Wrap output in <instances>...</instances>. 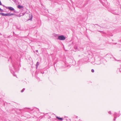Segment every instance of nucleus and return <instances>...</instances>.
<instances>
[{
    "instance_id": "nucleus-1",
    "label": "nucleus",
    "mask_w": 121,
    "mask_h": 121,
    "mask_svg": "<svg viewBox=\"0 0 121 121\" xmlns=\"http://www.w3.org/2000/svg\"><path fill=\"white\" fill-rule=\"evenodd\" d=\"M65 39V37L64 35H61L58 36L57 39L60 40H64Z\"/></svg>"
},
{
    "instance_id": "nucleus-2",
    "label": "nucleus",
    "mask_w": 121,
    "mask_h": 121,
    "mask_svg": "<svg viewBox=\"0 0 121 121\" xmlns=\"http://www.w3.org/2000/svg\"><path fill=\"white\" fill-rule=\"evenodd\" d=\"M41 4V5L42 6H43L42 8L43 9L45 10V11H44L46 13H48V11L47 9H46L44 6L43 5V4L41 2L40 3Z\"/></svg>"
},
{
    "instance_id": "nucleus-3",
    "label": "nucleus",
    "mask_w": 121,
    "mask_h": 121,
    "mask_svg": "<svg viewBox=\"0 0 121 121\" xmlns=\"http://www.w3.org/2000/svg\"><path fill=\"white\" fill-rule=\"evenodd\" d=\"M121 115V114H118L116 112H115L113 115L114 117H119Z\"/></svg>"
},
{
    "instance_id": "nucleus-4",
    "label": "nucleus",
    "mask_w": 121,
    "mask_h": 121,
    "mask_svg": "<svg viewBox=\"0 0 121 121\" xmlns=\"http://www.w3.org/2000/svg\"><path fill=\"white\" fill-rule=\"evenodd\" d=\"M111 13L115 15H117V13L116 10H112L111 11Z\"/></svg>"
},
{
    "instance_id": "nucleus-5",
    "label": "nucleus",
    "mask_w": 121,
    "mask_h": 121,
    "mask_svg": "<svg viewBox=\"0 0 121 121\" xmlns=\"http://www.w3.org/2000/svg\"><path fill=\"white\" fill-rule=\"evenodd\" d=\"M56 118L59 121H62L63 119V118L60 117H58L57 116H56Z\"/></svg>"
},
{
    "instance_id": "nucleus-6",
    "label": "nucleus",
    "mask_w": 121,
    "mask_h": 121,
    "mask_svg": "<svg viewBox=\"0 0 121 121\" xmlns=\"http://www.w3.org/2000/svg\"><path fill=\"white\" fill-rule=\"evenodd\" d=\"M7 9L11 11H13L14 10V9L12 7H7Z\"/></svg>"
},
{
    "instance_id": "nucleus-7",
    "label": "nucleus",
    "mask_w": 121,
    "mask_h": 121,
    "mask_svg": "<svg viewBox=\"0 0 121 121\" xmlns=\"http://www.w3.org/2000/svg\"><path fill=\"white\" fill-rule=\"evenodd\" d=\"M1 15L3 16H9V13L4 14L3 13H1Z\"/></svg>"
},
{
    "instance_id": "nucleus-8",
    "label": "nucleus",
    "mask_w": 121,
    "mask_h": 121,
    "mask_svg": "<svg viewBox=\"0 0 121 121\" xmlns=\"http://www.w3.org/2000/svg\"><path fill=\"white\" fill-rule=\"evenodd\" d=\"M38 26L39 25V26L41 25V21L40 20H38Z\"/></svg>"
},
{
    "instance_id": "nucleus-9",
    "label": "nucleus",
    "mask_w": 121,
    "mask_h": 121,
    "mask_svg": "<svg viewBox=\"0 0 121 121\" xmlns=\"http://www.w3.org/2000/svg\"><path fill=\"white\" fill-rule=\"evenodd\" d=\"M17 8L19 9H20L21 8H23V7L22 6H21L19 5L17 6Z\"/></svg>"
},
{
    "instance_id": "nucleus-10",
    "label": "nucleus",
    "mask_w": 121,
    "mask_h": 121,
    "mask_svg": "<svg viewBox=\"0 0 121 121\" xmlns=\"http://www.w3.org/2000/svg\"><path fill=\"white\" fill-rule=\"evenodd\" d=\"M14 15V14L13 13H9V16H12Z\"/></svg>"
},
{
    "instance_id": "nucleus-11",
    "label": "nucleus",
    "mask_w": 121,
    "mask_h": 121,
    "mask_svg": "<svg viewBox=\"0 0 121 121\" xmlns=\"http://www.w3.org/2000/svg\"><path fill=\"white\" fill-rule=\"evenodd\" d=\"M98 31L99 32H100L101 33H104V32H103V31H100V30H98Z\"/></svg>"
},
{
    "instance_id": "nucleus-12",
    "label": "nucleus",
    "mask_w": 121,
    "mask_h": 121,
    "mask_svg": "<svg viewBox=\"0 0 121 121\" xmlns=\"http://www.w3.org/2000/svg\"><path fill=\"white\" fill-rule=\"evenodd\" d=\"M91 72L92 73H94V69H92L91 70Z\"/></svg>"
},
{
    "instance_id": "nucleus-13",
    "label": "nucleus",
    "mask_w": 121,
    "mask_h": 121,
    "mask_svg": "<svg viewBox=\"0 0 121 121\" xmlns=\"http://www.w3.org/2000/svg\"><path fill=\"white\" fill-rule=\"evenodd\" d=\"M114 118L113 119L114 121H115L116 120V119L117 118V117H114Z\"/></svg>"
},
{
    "instance_id": "nucleus-14",
    "label": "nucleus",
    "mask_w": 121,
    "mask_h": 121,
    "mask_svg": "<svg viewBox=\"0 0 121 121\" xmlns=\"http://www.w3.org/2000/svg\"><path fill=\"white\" fill-rule=\"evenodd\" d=\"M74 48L75 49H76L78 48V47L77 46L74 47Z\"/></svg>"
},
{
    "instance_id": "nucleus-15",
    "label": "nucleus",
    "mask_w": 121,
    "mask_h": 121,
    "mask_svg": "<svg viewBox=\"0 0 121 121\" xmlns=\"http://www.w3.org/2000/svg\"><path fill=\"white\" fill-rule=\"evenodd\" d=\"M94 25H97V26H99V27H100V26L98 24H94Z\"/></svg>"
},
{
    "instance_id": "nucleus-16",
    "label": "nucleus",
    "mask_w": 121,
    "mask_h": 121,
    "mask_svg": "<svg viewBox=\"0 0 121 121\" xmlns=\"http://www.w3.org/2000/svg\"><path fill=\"white\" fill-rule=\"evenodd\" d=\"M108 113L109 114H111V111H109L108 112Z\"/></svg>"
},
{
    "instance_id": "nucleus-17",
    "label": "nucleus",
    "mask_w": 121,
    "mask_h": 121,
    "mask_svg": "<svg viewBox=\"0 0 121 121\" xmlns=\"http://www.w3.org/2000/svg\"><path fill=\"white\" fill-rule=\"evenodd\" d=\"M39 72H40L41 73H44V72H42L41 71H40L39 72Z\"/></svg>"
},
{
    "instance_id": "nucleus-18",
    "label": "nucleus",
    "mask_w": 121,
    "mask_h": 121,
    "mask_svg": "<svg viewBox=\"0 0 121 121\" xmlns=\"http://www.w3.org/2000/svg\"><path fill=\"white\" fill-rule=\"evenodd\" d=\"M30 18H31V19L32 18V15H30Z\"/></svg>"
},
{
    "instance_id": "nucleus-19",
    "label": "nucleus",
    "mask_w": 121,
    "mask_h": 121,
    "mask_svg": "<svg viewBox=\"0 0 121 121\" xmlns=\"http://www.w3.org/2000/svg\"><path fill=\"white\" fill-rule=\"evenodd\" d=\"M0 11L1 12H2V10L0 8Z\"/></svg>"
},
{
    "instance_id": "nucleus-20",
    "label": "nucleus",
    "mask_w": 121,
    "mask_h": 121,
    "mask_svg": "<svg viewBox=\"0 0 121 121\" xmlns=\"http://www.w3.org/2000/svg\"><path fill=\"white\" fill-rule=\"evenodd\" d=\"M117 44V43H114L113 44Z\"/></svg>"
},
{
    "instance_id": "nucleus-21",
    "label": "nucleus",
    "mask_w": 121,
    "mask_h": 121,
    "mask_svg": "<svg viewBox=\"0 0 121 121\" xmlns=\"http://www.w3.org/2000/svg\"><path fill=\"white\" fill-rule=\"evenodd\" d=\"M39 65V62H38V65Z\"/></svg>"
},
{
    "instance_id": "nucleus-22",
    "label": "nucleus",
    "mask_w": 121,
    "mask_h": 121,
    "mask_svg": "<svg viewBox=\"0 0 121 121\" xmlns=\"http://www.w3.org/2000/svg\"><path fill=\"white\" fill-rule=\"evenodd\" d=\"M120 71H121V70H120Z\"/></svg>"
},
{
    "instance_id": "nucleus-23",
    "label": "nucleus",
    "mask_w": 121,
    "mask_h": 121,
    "mask_svg": "<svg viewBox=\"0 0 121 121\" xmlns=\"http://www.w3.org/2000/svg\"><path fill=\"white\" fill-rule=\"evenodd\" d=\"M120 112V111H119V112Z\"/></svg>"
},
{
    "instance_id": "nucleus-24",
    "label": "nucleus",
    "mask_w": 121,
    "mask_h": 121,
    "mask_svg": "<svg viewBox=\"0 0 121 121\" xmlns=\"http://www.w3.org/2000/svg\"><path fill=\"white\" fill-rule=\"evenodd\" d=\"M120 41L121 42V40H120Z\"/></svg>"
},
{
    "instance_id": "nucleus-25",
    "label": "nucleus",
    "mask_w": 121,
    "mask_h": 121,
    "mask_svg": "<svg viewBox=\"0 0 121 121\" xmlns=\"http://www.w3.org/2000/svg\"><path fill=\"white\" fill-rule=\"evenodd\" d=\"M39 1H40L41 0H39Z\"/></svg>"
}]
</instances>
